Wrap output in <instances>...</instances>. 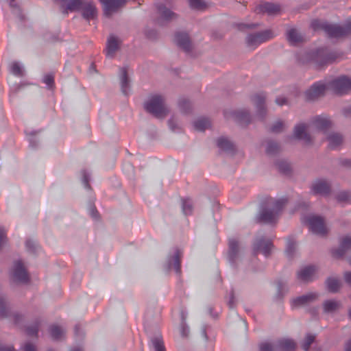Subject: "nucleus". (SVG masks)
<instances>
[{
    "label": "nucleus",
    "mask_w": 351,
    "mask_h": 351,
    "mask_svg": "<svg viewBox=\"0 0 351 351\" xmlns=\"http://www.w3.org/2000/svg\"><path fill=\"white\" fill-rule=\"evenodd\" d=\"M286 204L285 199L265 197V225L275 226Z\"/></svg>",
    "instance_id": "nucleus-1"
},
{
    "label": "nucleus",
    "mask_w": 351,
    "mask_h": 351,
    "mask_svg": "<svg viewBox=\"0 0 351 351\" xmlns=\"http://www.w3.org/2000/svg\"><path fill=\"white\" fill-rule=\"evenodd\" d=\"M145 108L148 112L158 119H163L169 113V110L165 103V99L160 95L151 97L145 103Z\"/></svg>",
    "instance_id": "nucleus-2"
},
{
    "label": "nucleus",
    "mask_w": 351,
    "mask_h": 351,
    "mask_svg": "<svg viewBox=\"0 0 351 351\" xmlns=\"http://www.w3.org/2000/svg\"><path fill=\"white\" fill-rule=\"evenodd\" d=\"M309 125L300 122L295 124L293 128L291 138L303 141L306 145H312L314 142V136L308 132Z\"/></svg>",
    "instance_id": "nucleus-3"
},
{
    "label": "nucleus",
    "mask_w": 351,
    "mask_h": 351,
    "mask_svg": "<svg viewBox=\"0 0 351 351\" xmlns=\"http://www.w3.org/2000/svg\"><path fill=\"white\" fill-rule=\"evenodd\" d=\"M224 117L226 119H232L241 125H248L252 120L253 113L245 108L237 110H226L224 111Z\"/></svg>",
    "instance_id": "nucleus-4"
},
{
    "label": "nucleus",
    "mask_w": 351,
    "mask_h": 351,
    "mask_svg": "<svg viewBox=\"0 0 351 351\" xmlns=\"http://www.w3.org/2000/svg\"><path fill=\"white\" fill-rule=\"evenodd\" d=\"M323 29L328 36L341 38L351 34V19L347 20L343 25L325 24Z\"/></svg>",
    "instance_id": "nucleus-5"
},
{
    "label": "nucleus",
    "mask_w": 351,
    "mask_h": 351,
    "mask_svg": "<svg viewBox=\"0 0 351 351\" xmlns=\"http://www.w3.org/2000/svg\"><path fill=\"white\" fill-rule=\"evenodd\" d=\"M328 88V83L317 82L314 83L304 92L305 100L313 101L318 99L325 95L326 90Z\"/></svg>",
    "instance_id": "nucleus-6"
},
{
    "label": "nucleus",
    "mask_w": 351,
    "mask_h": 351,
    "mask_svg": "<svg viewBox=\"0 0 351 351\" xmlns=\"http://www.w3.org/2000/svg\"><path fill=\"white\" fill-rule=\"evenodd\" d=\"M328 88L337 94H346L351 90V78L340 76L328 82Z\"/></svg>",
    "instance_id": "nucleus-7"
},
{
    "label": "nucleus",
    "mask_w": 351,
    "mask_h": 351,
    "mask_svg": "<svg viewBox=\"0 0 351 351\" xmlns=\"http://www.w3.org/2000/svg\"><path fill=\"white\" fill-rule=\"evenodd\" d=\"M309 125L315 131L325 133L332 128L333 123L328 116L320 114L312 117Z\"/></svg>",
    "instance_id": "nucleus-8"
},
{
    "label": "nucleus",
    "mask_w": 351,
    "mask_h": 351,
    "mask_svg": "<svg viewBox=\"0 0 351 351\" xmlns=\"http://www.w3.org/2000/svg\"><path fill=\"white\" fill-rule=\"evenodd\" d=\"M306 221L310 230L316 234L324 236L328 232V228L326 226L324 220L319 216H308Z\"/></svg>",
    "instance_id": "nucleus-9"
},
{
    "label": "nucleus",
    "mask_w": 351,
    "mask_h": 351,
    "mask_svg": "<svg viewBox=\"0 0 351 351\" xmlns=\"http://www.w3.org/2000/svg\"><path fill=\"white\" fill-rule=\"evenodd\" d=\"M250 103L254 118L261 119L263 117V93L261 91L252 93L250 96Z\"/></svg>",
    "instance_id": "nucleus-10"
},
{
    "label": "nucleus",
    "mask_w": 351,
    "mask_h": 351,
    "mask_svg": "<svg viewBox=\"0 0 351 351\" xmlns=\"http://www.w3.org/2000/svg\"><path fill=\"white\" fill-rule=\"evenodd\" d=\"M11 276L12 280L16 283H27L29 280L28 274L20 261L14 262Z\"/></svg>",
    "instance_id": "nucleus-11"
},
{
    "label": "nucleus",
    "mask_w": 351,
    "mask_h": 351,
    "mask_svg": "<svg viewBox=\"0 0 351 351\" xmlns=\"http://www.w3.org/2000/svg\"><path fill=\"white\" fill-rule=\"evenodd\" d=\"M122 43L121 39L114 35L110 34L106 43V55L109 58L114 57L115 53L120 49V46Z\"/></svg>",
    "instance_id": "nucleus-12"
},
{
    "label": "nucleus",
    "mask_w": 351,
    "mask_h": 351,
    "mask_svg": "<svg viewBox=\"0 0 351 351\" xmlns=\"http://www.w3.org/2000/svg\"><path fill=\"white\" fill-rule=\"evenodd\" d=\"M311 191L315 195H328L330 193V184L324 179H317L313 182Z\"/></svg>",
    "instance_id": "nucleus-13"
},
{
    "label": "nucleus",
    "mask_w": 351,
    "mask_h": 351,
    "mask_svg": "<svg viewBox=\"0 0 351 351\" xmlns=\"http://www.w3.org/2000/svg\"><path fill=\"white\" fill-rule=\"evenodd\" d=\"M319 298L317 293H309L291 300V306L293 308H299L304 305H307L316 301Z\"/></svg>",
    "instance_id": "nucleus-14"
},
{
    "label": "nucleus",
    "mask_w": 351,
    "mask_h": 351,
    "mask_svg": "<svg viewBox=\"0 0 351 351\" xmlns=\"http://www.w3.org/2000/svg\"><path fill=\"white\" fill-rule=\"evenodd\" d=\"M99 1L104 6L105 15L110 16L123 6L126 0H99Z\"/></svg>",
    "instance_id": "nucleus-15"
},
{
    "label": "nucleus",
    "mask_w": 351,
    "mask_h": 351,
    "mask_svg": "<svg viewBox=\"0 0 351 351\" xmlns=\"http://www.w3.org/2000/svg\"><path fill=\"white\" fill-rule=\"evenodd\" d=\"M174 40L176 45L184 51L189 52L192 49V43L187 33L177 32L175 34Z\"/></svg>",
    "instance_id": "nucleus-16"
},
{
    "label": "nucleus",
    "mask_w": 351,
    "mask_h": 351,
    "mask_svg": "<svg viewBox=\"0 0 351 351\" xmlns=\"http://www.w3.org/2000/svg\"><path fill=\"white\" fill-rule=\"evenodd\" d=\"M276 348L278 351H295L297 344L292 339L282 338L277 341Z\"/></svg>",
    "instance_id": "nucleus-17"
},
{
    "label": "nucleus",
    "mask_w": 351,
    "mask_h": 351,
    "mask_svg": "<svg viewBox=\"0 0 351 351\" xmlns=\"http://www.w3.org/2000/svg\"><path fill=\"white\" fill-rule=\"evenodd\" d=\"M322 306L324 313L334 314L339 312L342 308V303L337 300H327L323 302Z\"/></svg>",
    "instance_id": "nucleus-18"
},
{
    "label": "nucleus",
    "mask_w": 351,
    "mask_h": 351,
    "mask_svg": "<svg viewBox=\"0 0 351 351\" xmlns=\"http://www.w3.org/2000/svg\"><path fill=\"white\" fill-rule=\"evenodd\" d=\"M349 251H351V237H346L341 240L340 246L332 250V254L334 256L339 258Z\"/></svg>",
    "instance_id": "nucleus-19"
},
{
    "label": "nucleus",
    "mask_w": 351,
    "mask_h": 351,
    "mask_svg": "<svg viewBox=\"0 0 351 351\" xmlns=\"http://www.w3.org/2000/svg\"><path fill=\"white\" fill-rule=\"evenodd\" d=\"M228 259L231 263H234L239 256V244L238 241L234 239H229Z\"/></svg>",
    "instance_id": "nucleus-20"
},
{
    "label": "nucleus",
    "mask_w": 351,
    "mask_h": 351,
    "mask_svg": "<svg viewBox=\"0 0 351 351\" xmlns=\"http://www.w3.org/2000/svg\"><path fill=\"white\" fill-rule=\"evenodd\" d=\"M217 146L223 152H236L234 143L226 136H221L215 140Z\"/></svg>",
    "instance_id": "nucleus-21"
},
{
    "label": "nucleus",
    "mask_w": 351,
    "mask_h": 351,
    "mask_svg": "<svg viewBox=\"0 0 351 351\" xmlns=\"http://www.w3.org/2000/svg\"><path fill=\"white\" fill-rule=\"evenodd\" d=\"M81 12L83 17L86 20L93 19L97 14L95 5L90 1H84Z\"/></svg>",
    "instance_id": "nucleus-22"
},
{
    "label": "nucleus",
    "mask_w": 351,
    "mask_h": 351,
    "mask_svg": "<svg viewBox=\"0 0 351 351\" xmlns=\"http://www.w3.org/2000/svg\"><path fill=\"white\" fill-rule=\"evenodd\" d=\"M315 274V267L310 265L304 267L298 272V278L303 282H309L313 280Z\"/></svg>",
    "instance_id": "nucleus-23"
},
{
    "label": "nucleus",
    "mask_w": 351,
    "mask_h": 351,
    "mask_svg": "<svg viewBox=\"0 0 351 351\" xmlns=\"http://www.w3.org/2000/svg\"><path fill=\"white\" fill-rule=\"evenodd\" d=\"M120 84L122 93L128 95L130 90V80L128 76L126 68L120 69Z\"/></svg>",
    "instance_id": "nucleus-24"
},
{
    "label": "nucleus",
    "mask_w": 351,
    "mask_h": 351,
    "mask_svg": "<svg viewBox=\"0 0 351 351\" xmlns=\"http://www.w3.org/2000/svg\"><path fill=\"white\" fill-rule=\"evenodd\" d=\"M263 41V34L261 32L248 34L245 38L247 47L252 49L261 45Z\"/></svg>",
    "instance_id": "nucleus-25"
},
{
    "label": "nucleus",
    "mask_w": 351,
    "mask_h": 351,
    "mask_svg": "<svg viewBox=\"0 0 351 351\" xmlns=\"http://www.w3.org/2000/svg\"><path fill=\"white\" fill-rule=\"evenodd\" d=\"M180 259L181 253L179 250H176L172 256L169 257L167 261L168 268L173 267L177 274L180 273Z\"/></svg>",
    "instance_id": "nucleus-26"
},
{
    "label": "nucleus",
    "mask_w": 351,
    "mask_h": 351,
    "mask_svg": "<svg viewBox=\"0 0 351 351\" xmlns=\"http://www.w3.org/2000/svg\"><path fill=\"white\" fill-rule=\"evenodd\" d=\"M327 141L328 147L331 149H335L342 144L343 138L340 133L331 132L327 136Z\"/></svg>",
    "instance_id": "nucleus-27"
},
{
    "label": "nucleus",
    "mask_w": 351,
    "mask_h": 351,
    "mask_svg": "<svg viewBox=\"0 0 351 351\" xmlns=\"http://www.w3.org/2000/svg\"><path fill=\"white\" fill-rule=\"evenodd\" d=\"M157 8L160 17L167 21H173L177 18L176 13L162 5H158Z\"/></svg>",
    "instance_id": "nucleus-28"
},
{
    "label": "nucleus",
    "mask_w": 351,
    "mask_h": 351,
    "mask_svg": "<svg viewBox=\"0 0 351 351\" xmlns=\"http://www.w3.org/2000/svg\"><path fill=\"white\" fill-rule=\"evenodd\" d=\"M194 129L199 132H204L211 127V121L208 118L200 117L193 122Z\"/></svg>",
    "instance_id": "nucleus-29"
},
{
    "label": "nucleus",
    "mask_w": 351,
    "mask_h": 351,
    "mask_svg": "<svg viewBox=\"0 0 351 351\" xmlns=\"http://www.w3.org/2000/svg\"><path fill=\"white\" fill-rule=\"evenodd\" d=\"M287 39L291 45H295L304 41L303 36L296 29H290L287 32Z\"/></svg>",
    "instance_id": "nucleus-30"
},
{
    "label": "nucleus",
    "mask_w": 351,
    "mask_h": 351,
    "mask_svg": "<svg viewBox=\"0 0 351 351\" xmlns=\"http://www.w3.org/2000/svg\"><path fill=\"white\" fill-rule=\"evenodd\" d=\"M326 285L329 292L337 293L340 289L341 283L338 278L329 277L326 280Z\"/></svg>",
    "instance_id": "nucleus-31"
},
{
    "label": "nucleus",
    "mask_w": 351,
    "mask_h": 351,
    "mask_svg": "<svg viewBox=\"0 0 351 351\" xmlns=\"http://www.w3.org/2000/svg\"><path fill=\"white\" fill-rule=\"evenodd\" d=\"M276 167L278 170L285 175H289L291 173L292 167L291 164L284 160H279L276 162Z\"/></svg>",
    "instance_id": "nucleus-32"
},
{
    "label": "nucleus",
    "mask_w": 351,
    "mask_h": 351,
    "mask_svg": "<svg viewBox=\"0 0 351 351\" xmlns=\"http://www.w3.org/2000/svg\"><path fill=\"white\" fill-rule=\"evenodd\" d=\"M286 128V123L281 119L275 120L269 127V130L272 133L282 132Z\"/></svg>",
    "instance_id": "nucleus-33"
},
{
    "label": "nucleus",
    "mask_w": 351,
    "mask_h": 351,
    "mask_svg": "<svg viewBox=\"0 0 351 351\" xmlns=\"http://www.w3.org/2000/svg\"><path fill=\"white\" fill-rule=\"evenodd\" d=\"M253 252L254 254L263 253V235L259 232L253 243Z\"/></svg>",
    "instance_id": "nucleus-34"
},
{
    "label": "nucleus",
    "mask_w": 351,
    "mask_h": 351,
    "mask_svg": "<svg viewBox=\"0 0 351 351\" xmlns=\"http://www.w3.org/2000/svg\"><path fill=\"white\" fill-rule=\"evenodd\" d=\"M51 336L54 340H61L64 335V330L60 326L53 325L49 328Z\"/></svg>",
    "instance_id": "nucleus-35"
},
{
    "label": "nucleus",
    "mask_w": 351,
    "mask_h": 351,
    "mask_svg": "<svg viewBox=\"0 0 351 351\" xmlns=\"http://www.w3.org/2000/svg\"><path fill=\"white\" fill-rule=\"evenodd\" d=\"M296 243L291 239L287 240V245L285 249V254L289 258H292L296 254Z\"/></svg>",
    "instance_id": "nucleus-36"
},
{
    "label": "nucleus",
    "mask_w": 351,
    "mask_h": 351,
    "mask_svg": "<svg viewBox=\"0 0 351 351\" xmlns=\"http://www.w3.org/2000/svg\"><path fill=\"white\" fill-rule=\"evenodd\" d=\"M152 344L155 351H165L164 343L160 334H157L151 339Z\"/></svg>",
    "instance_id": "nucleus-37"
},
{
    "label": "nucleus",
    "mask_w": 351,
    "mask_h": 351,
    "mask_svg": "<svg viewBox=\"0 0 351 351\" xmlns=\"http://www.w3.org/2000/svg\"><path fill=\"white\" fill-rule=\"evenodd\" d=\"M85 1L82 0H69L66 1V9L71 12L81 11L82 7Z\"/></svg>",
    "instance_id": "nucleus-38"
},
{
    "label": "nucleus",
    "mask_w": 351,
    "mask_h": 351,
    "mask_svg": "<svg viewBox=\"0 0 351 351\" xmlns=\"http://www.w3.org/2000/svg\"><path fill=\"white\" fill-rule=\"evenodd\" d=\"M289 291V287L285 282L278 281L277 282V297L283 298Z\"/></svg>",
    "instance_id": "nucleus-39"
},
{
    "label": "nucleus",
    "mask_w": 351,
    "mask_h": 351,
    "mask_svg": "<svg viewBox=\"0 0 351 351\" xmlns=\"http://www.w3.org/2000/svg\"><path fill=\"white\" fill-rule=\"evenodd\" d=\"M280 11V6L271 3H265V13L269 15L278 14Z\"/></svg>",
    "instance_id": "nucleus-40"
},
{
    "label": "nucleus",
    "mask_w": 351,
    "mask_h": 351,
    "mask_svg": "<svg viewBox=\"0 0 351 351\" xmlns=\"http://www.w3.org/2000/svg\"><path fill=\"white\" fill-rule=\"evenodd\" d=\"M179 107L184 112H189L192 107L191 101L186 98H180L179 100Z\"/></svg>",
    "instance_id": "nucleus-41"
},
{
    "label": "nucleus",
    "mask_w": 351,
    "mask_h": 351,
    "mask_svg": "<svg viewBox=\"0 0 351 351\" xmlns=\"http://www.w3.org/2000/svg\"><path fill=\"white\" fill-rule=\"evenodd\" d=\"M275 247L271 239H265V257L271 255L275 251Z\"/></svg>",
    "instance_id": "nucleus-42"
},
{
    "label": "nucleus",
    "mask_w": 351,
    "mask_h": 351,
    "mask_svg": "<svg viewBox=\"0 0 351 351\" xmlns=\"http://www.w3.org/2000/svg\"><path fill=\"white\" fill-rule=\"evenodd\" d=\"M182 212L185 215H189L192 213L193 204L190 199H186L182 201Z\"/></svg>",
    "instance_id": "nucleus-43"
},
{
    "label": "nucleus",
    "mask_w": 351,
    "mask_h": 351,
    "mask_svg": "<svg viewBox=\"0 0 351 351\" xmlns=\"http://www.w3.org/2000/svg\"><path fill=\"white\" fill-rule=\"evenodd\" d=\"M189 2L191 8L195 10H203L206 8V3L202 0H189Z\"/></svg>",
    "instance_id": "nucleus-44"
},
{
    "label": "nucleus",
    "mask_w": 351,
    "mask_h": 351,
    "mask_svg": "<svg viewBox=\"0 0 351 351\" xmlns=\"http://www.w3.org/2000/svg\"><path fill=\"white\" fill-rule=\"evenodd\" d=\"M314 340H315V336H313L312 335H308L306 337V338L302 345L303 350L304 351H308L310 346L313 343Z\"/></svg>",
    "instance_id": "nucleus-45"
},
{
    "label": "nucleus",
    "mask_w": 351,
    "mask_h": 351,
    "mask_svg": "<svg viewBox=\"0 0 351 351\" xmlns=\"http://www.w3.org/2000/svg\"><path fill=\"white\" fill-rule=\"evenodd\" d=\"M43 82L46 84L49 88L51 89L54 86V76L52 74H47L43 78Z\"/></svg>",
    "instance_id": "nucleus-46"
},
{
    "label": "nucleus",
    "mask_w": 351,
    "mask_h": 351,
    "mask_svg": "<svg viewBox=\"0 0 351 351\" xmlns=\"http://www.w3.org/2000/svg\"><path fill=\"white\" fill-rule=\"evenodd\" d=\"M267 149L268 152H278L280 150L279 144L274 141L267 143Z\"/></svg>",
    "instance_id": "nucleus-47"
},
{
    "label": "nucleus",
    "mask_w": 351,
    "mask_h": 351,
    "mask_svg": "<svg viewBox=\"0 0 351 351\" xmlns=\"http://www.w3.org/2000/svg\"><path fill=\"white\" fill-rule=\"evenodd\" d=\"M10 69H11L12 73L15 75H22V74H23V72H22L21 66L16 62H12L11 64Z\"/></svg>",
    "instance_id": "nucleus-48"
},
{
    "label": "nucleus",
    "mask_w": 351,
    "mask_h": 351,
    "mask_svg": "<svg viewBox=\"0 0 351 351\" xmlns=\"http://www.w3.org/2000/svg\"><path fill=\"white\" fill-rule=\"evenodd\" d=\"M182 322L180 326V333L182 337H185L188 336V334L189 332V328L184 323V317L183 314L182 315Z\"/></svg>",
    "instance_id": "nucleus-49"
},
{
    "label": "nucleus",
    "mask_w": 351,
    "mask_h": 351,
    "mask_svg": "<svg viewBox=\"0 0 351 351\" xmlns=\"http://www.w3.org/2000/svg\"><path fill=\"white\" fill-rule=\"evenodd\" d=\"M38 332V324H35L32 326L27 327V333L29 336H36Z\"/></svg>",
    "instance_id": "nucleus-50"
},
{
    "label": "nucleus",
    "mask_w": 351,
    "mask_h": 351,
    "mask_svg": "<svg viewBox=\"0 0 351 351\" xmlns=\"http://www.w3.org/2000/svg\"><path fill=\"white\" fill-rule=\"evenodd\" d=\"M82 183L84 186V187L87 189H90L91 187L89 184V174L86 171H83L82 172Z\"/></svg>",
    "instance_id": "nucleus-51"
},
{
    "label": "nucleus",
    "mask_w": 351,
    "mask_h": 351,
    "mask_svg": "<svg viewBox=\"0 0 351 351\" xmlns=\"http://www.w3.org/2000/svg\"><path fill=\"white\" fill-rule=\"evenodd\" d=\"M255 221L257 223L263 221V206L261 204H260L258 213L255 218Z\"/></svg>",
    "instance_id": "nucleus-52"
},
{
    "label": "nucleus",
    "mask_w": 351,
    "mask_h": 351,
    "mask_svg": "<svg viewBox=\"0 0 351 351\" xmlns=\"http://www.w3.org/2000/svg\"><path fill=\"white\" fill-rule=\"evenodd\" d=\"M36 243L33 241L28 240L25 243L26 248L29 252H34L36 249Z\"/></svg>",
    "instance_id": "nucleus-53"
},
{
    "label": "nucleus",
    "mask_w": 351,
    "mask_h": 351,
    "mask_svg": "<svg viewBox=\"0 0 351 351\" xmlns=\"http://www.w3.org/2000/svg\"><path fill=\"white\" fill-rule=\"evenodd\" d=\"M169 126L171 130L174 131L176 128H178V121L173 118L171 119L168 121Z\"/></svg>",
    "instance_id": "nucleus-54"
},
{
    "label": "nucleus",
    "mask_w": 351,
    "mask_h": 351,
    "mask_svg": "<svg viewBox=\"0 0 351 351\" xmlns=\"http://www.w3.org/2000/svg\"><path fill=\"white\" fill-rule=\"evenodd\" d=\"M24 351H36V348L31 343H27L24 346Z\"/></svg>",
    "instance_id": "nucleus-55"
},
{
    "label": "nucleus",
    "mask_w": 351,
    "mask_h": 351,
    "mask_svg": "<svg viewBox=\"0 0 351 351\" xmlns=\"http://www.w3.org/2000/svg\"><path fill=\"white\" fill-rule=\"evenodd\" d=\"M344 280L351 287V271L344 273Z\"/></svg>",
    "instance_id": "nucleus-56"
},
{
    "label": "nucleus",
    "mask_w": 351,
    "mask_h": 351,
    "mask_svg": "<svg viewBox=\"0 0 351 351\" xmlns=\"http://www.w3.org/2000/svg\"><path fill=\"white\" fill-rule=\"evenodd\" d=\"M274 36V32L270 29L265 30V40L270 39Z\"/></svg>",
    "instance_id": "nucleus-57"
},
{
    "label": "nucleus",
    "mask_w": 351,
    "mask_h": 351,
    "mask_svg": "<svg viewBox=\"0 0 351 351\" xmlns=\"http://www.w3.org/2000/svg\"><path fill=\"white\" fill-rule=\"evenodd\" d=\"M256 27V24H254V23H252V24H249V25H247V24H240L239 25V29H241V30H243V29L244 27L254 28Z\"/></svg>",
    "instance_id": "nucleus-58"
},
{
    "label": "nucleus",
    "mask_w": 351,
    "mask_h": 351,
    "mask_svg": "<svg viewBox=\"0 0 351 351\" xmlns=\"http://www.w3.org/2000/svg\"><path fill=\"white\" fill-rule=\"evenodd\" d=\"M265 351H276L274 346L269 343L265 342Z\"/></svg>",
    "instance_id": "nucleus-59"
},
{
    "label": "nucleus",
    "mask_w": 351,
    "mask_h": 351,
    "mask_svg": "<svg viewBox=\"0 0 351 351\" xmlns=\"http://www.w3.org/2000/svg\"><path fill=\"white\" fill-rule=\"evenodd\" d=\"M0 351H14L12 346H4L0 345Z\"/></svg>",
    "instance_id": "nucleus-60"
},
{
    "label": "nucleus",
    "mask_w": 351,
    "mask_h": 351,
    "mask_svg": "<svg viewBox=\"0 0 351 351\" xmlns=\"http://www.w3.org/2000/svg\"><path fill=\"white\" fill-rule=\"evenodd\" d=\"M276 103L280 106H282L287 104V99L286 98H278L276 99Z\"/></svg>",
    "instance_id": "nucleus-61"
},
{
    "label": "nucleus",
    "mask_w": 351,
    "mask_h": 351,
    "mask_svg": "<svg viewBox=\"0 0 351 351\" xmlns=\"http://www.w3.org/2000/svg\"><path fill=\"white\" fill-rule=\"evenodd\" d=\"M75 334L77 336H81L82 334H81V328L79 325H76L74 328Z\"/></svg>",
    "instance_id": "nucleus-62"
},
{
    "label": "nucleus",
    "mask_w": 351,
    "mask_h": 351,
    "mask_svg": "<svg viewBox=\"0 0 351 351\" xmlns=\"http://www.w3.org/2000/svg\"><path fill=\"white\" fill-rule=\"evenodd\" d=\"M234 295H233V293L231 294V297H230V301L228 302V305L230 306V308H234Z\"/></svg>",
    "instance_id": "nucleus-63"
},
{
    "label": "nucleus",
    "mask_w": 351,
    "mask_h": 351,
    "mask_svg": "<svg viewBox=\"0 0 351 351\" xmlns=\"http://www.w3.org/2000/svg\"><path fill=\"white\" fill-rule=\"evenodd\" d=\"M345 351H351V339L346 343Z\"/></svg>",
    "instance_id": "nucleus-64"
}]
</instances>
